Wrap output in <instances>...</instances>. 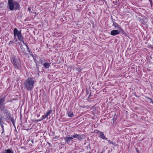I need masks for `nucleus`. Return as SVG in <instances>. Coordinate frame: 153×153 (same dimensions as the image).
<instances>
[{
  "mask_svg": "<svg viewBox=\"0 0 153 153\" xmlns=\"http://www.w3.org/2000/svg\"><path fill=\"white\" fill-rule=\"evenodd\" d=\"M4 115L1 116L0 118V126L1 127V131L0 133L2 134L4 133V128L3 124H5L4 122H8V120H10L12 123L13 126H15V121L13 117H11V114L9 111L6 108L3 111Z\"/></svg>",
  "mask_w": 153,
  "mask_h": 153,
  "instance_id": "f257e3e1",
  "label": "nucleus"
},
{
  "mask_svg": "<svg viewBox=\"0 0 153 153\" xmlns=\"http://www.w3.org/2000/svg\"><path fill=\"white\" fill-rule=\"evenodd\" d=\"M36 81L34 78L29 77L23 83L25 89L28 91L32 90L34 88Z\"/></svg>",
  "mask_w": 153,
  "mask_h": 153,
  "instance_id": "f03ea898",
  "label": "nucleus"
},
{
  "mask_svg": "<svg viewBox=\"0 0 153 153\" xmlns=\"http://www.w3.org/2000/svg\"><path fill=\"white\" fill-rule=\"evenodd\" d=\"M8 7L10 10L20 9V5L18 2L14 0H8Z\"/></svg>",
  "mask_w": 153,
  "mask_h": 153,
  "instance_id": "7ed1b4c3",
  "label": "nucleus"
},
{
  "mask_svg": "<svg viewBox=\"0 0 153 153\" xmlns=\"http://www.w3.org/2000/svg\"><path fill=\"white\" fill-rule=\"evenodd\" d=\"M11 62L14 68L17 69H20L21 68L20 60L15 56H13L11 58Z\"/></svg>",
  "mask_w": 153,
  "mask_h": 153,
  "instance_id": "20e7f679",
  "label": "nucleus"
},
{
  "mask_svg": "<svg viewBox=\"0 0 153 153\" xmlns=\"http://www.w3.org/2000/svg\"><path fill=\"white\" fill-rule=\"evenodd\" d=\"M13 36L16 39V36L19 41H21L24 39V37L22 34L21 30H18L16 28H14L13 30Z\"/></svg>",
  "mask_w": 153,
  "mask_h": 153,
  "instance_id": "39448f33",
  "label": "nucleus"
},
{
  "mask_svg": "<svg viewBox=\"0 0 153 153\" xmlns=\"http://www.w3.org/2000/svg\"><path fill=\"white\" fill-rule=\"evenodd\" d=\"M120 33L123 34H126L124 30L117 29L111 30V31L110 34L112 36H115L119 34Z\"/></svg>",
  "mask_w": 153,
  "mask_h": 153,
  "instance_id": "423d86ee",
  "label": "nucleus"
},
{
  "mask_svg": "<svg viewBox=\"0 0 153 153\" xmlns=\"http://www.w3.org/2000/svg\"><path fill=\"white\" fill-rule=\"evenodd\" d=\"M5 98L0 97V110L2 111L4 110L5 108Z\"/></svg>",
  "mask_w": 153,
  "mask_h": 153,
  "instance_id": "0eeeda50",
  "label": "nucleus"
},
{
  "mask_svg": "<svg viewBox=\"0 0 153 153\" xmlns=\"http://www.w3.org/2000/svg\"><path fill=\"white\" fill-rule=\"evenodd\" d=\"M112 21L113 22L112 26L114 27L115 29L120 30H123L121 27V26L119 24L116 23L114 19H112Z\"/></svg>",
  "mask_w": 153,
  "mask_h": 153,
  "instance_id": "6e6552de",
  "label": "nucleus"
},
{
  "mask_svg": "<svg viewBox=\"0 0 153 153\" xmlns=\"http://www.w3.org/2000/svg\"><path fill=\"white\" fill-rule=\"evenodd\" d=\"M73 137H66L64 139L65 142L68 143L70 142L71 140H72Z\"/></svg>",
  "mask_w": 153,
  "mask_h": 153,
  "instance_id": "1a4fd4ad",
  "label": "nucleus"
},
{
  "mask_svg": "<svg viewBox=\"0 0 153 153\" xmlns=\"http://www.w3.org/2000/svg\"><path fill=\"white\" fill-rule=\"evenodd\" d=\"M18 40L17 39H16L14 37V39L13 41H10L9 42V45H13V44L14 43H15L16 42H17Z\"/></svg>",
  "mask_w": 153,
  "mask_h": 153,
  "instance_id": "9d476101",
  "label": "nucleus"
},
{
  "mask_svg": "<svg viewBox=\"0 0 153 153\" xmlns=\"http://www.w3.org/2000/svg\"><path fill=\"white\" fill-rule=\"evenodd\" d=\"M73 137L77 138L80 140H81L82 138V137L80 134H74L73 136Z\"/></svg>",
  "mask_w": 153,
  "mask_h": 153,
  "instance_id": "9b49d317",
  "label": "nucleus"
},
{
  "mask_svg": "<svg viewBox=\"0 0 153 153\" xmlns=\"http://www.w3.org/2000/svg\"><path fill=\"white\" fill-rule=\"evenodd\" d=\"M2 153H13V152L12 150L7 149L3 151Z\"/></svg>",
  "mask_w": 153,
  "mask_h": 153,
  "instance_id": "f8f14e48",
  "label": "nucleus"
},
{
  "mask_svg": "<svg viewBox=\"0 0 153 153\" xmlns=\"http://www.w3.org/2000/svg\"><path fill=\"white\" fill-rule=\"evenodd\" d=\"M43 65L44 68L45 69L48 68L50 66V65L49 63L48 62H45L43 64Z\"/></svg>",
  "mask_w": 153,
  "mask_h": 153,
  "instance_id": "ddd939ff",
  "label": "nucleus"
},
{
  "mask_svg": "<svg viewBox=\"0 0 153 153\" xmlns=\"http://www.w3.org/2000/svg\"><path fill=\"white\" fill-rule=\"evenodd\" d=\"M74 70L76 71V72L78 73L82 71V69L79 67H76L74 68Z\"/></svg>",
  "mask_w": 153,
  "mask_h": 153,
  "instance_id": "4468645a",
  "label": "nucleus"
},
{
  "mask_svg": "<svg viewBox=\"0 0 153 153\" xmlns=\"http://www.w3.org/2000/svg\"><path fill=\"white\" fill-rule=\"evenodd\" d=\"M67 115L69 117H72L74 116V114L72 112L69 111L67 113Z\"/></svg>",
  "mask_w": 153,
  "mask_h": 153,
  "instance_id": "2eb2a0df",
  "label": "nucleus"
},
{
  "mask_svg": "<svg viewBox=\"0 0 153 153\" xmlns=\"http://www.w3.org/2000/svg\"><path fill=\"white\" fill-rule=\"evenodd\" d=\"M99 137L103 139L107 140V138H106L104 134H99Z\"/></svg>",
  "mask_w": 153,
  "mask_h": 153,
  "instance_id": "dca6fc26",
  "label": "nucleus"
},
{
  "mask_svg": "<svg viewBox=\"0 0 153 153\" xmlns=\"http://www.w3.org/2000/svg\"><path fill=\"white\" fill-rule=\"evenodd\" d=\"M20 48H21V51H22V53H24V54H25V55H26V54H27V53H26L25 52V48H24L22 47H20Z\"/></svg>",
  "mask_w": 153,
  "mask_h": 153,
  "instance_id": "f3484780",
  "label": "nucleus"
},
{
  "mask_svg": "<svg viewBox=\"0 0 153 153\" xmlns=\"http://www.w3.org/2000/svg\"><path fill=\"white\" fill-rule=\"evenodd\" d=\"M52 112V110L48 111H47V112L46 113L45 115L48 117Z\"/></svg>",
  "mask_w": 153,
  "mask_h": 153,
  "instance_id": "a211bd4d",
  "label": "nucleus"
},
{
  "mask_svg": "<svg viewBox=\"0 0 153 153\" xmlns=\"http://www.w3.org/2000/svg\"><path fill=\"white\" fill-rule=\"evenodd\" d=\"M94 133H98V134H103L102 132H100L99 131L97 130H95L94 131Z\"/></svg>",
  "mask_w": 153,
  "mask_h": 153,
  "instance_id": "6ab92c4d",
  "label": "nucleus"
},
{
  "mask_svg": "<svg viewBox=\"0 0 153 153\" xmlns=\"http://www.w3.org/2000/svg\"><path fill=\"white\" fill-rule=\"evenodd\" d=\"M118 1L119 0H116L115 1H113V3L115 5H116L118 4Z\"/></svg>",
  "mask_w": 153,
  "mask_h": 153,
  "instance_id": "aec40b11",
  "label": "nucleus"
},
{
  "mask_svg": "<svg viewBox=\"0 0 153 153\" xmlns=\"http://www.w3.org/2000/svg\"><path fill=\"white\" fill-rule=\"evenodd\" d=\"M28 52L30 54V56H31L32 57H34V55L32 52L31 51H29Z\"/></svg>",
  "mask_w": 153,
  "mask_h": 153,
  "instance_id": "412c9836",
  "label": "nucleus"
},
{
  "mask_svg": "<svg viewBox=\"0 0 153 153\" xmlns=\"http://www.w3.org/2000/svg\"><path fill=\"white\" fill-rule=\"evenodd\" d=\"M149 48L152 49H153V45H148Z\"/></svg>",
  "mask_w": 153,
  "mask_h": 153,
  "instance_id": "4be33fe9",
  "label": "nucleus"
},
{
  "mask_svg": "<svg viewBox=\"0 0 153 153\" xmlns=\"http://www.w3.org/2000/svg\"><path fill=\"white\" fill-rule=\"evenodd\" d=\"M111 144H112L114 146L116 147L117 146V145L114 142H111Z\"/></svg>",
  "mask_w": 153,
  "mask_h": 153,
  "instance_id": "5701e85b",
  "label": "nucleus"
},
{
  "mask_svg": "<svg viewBox=\"0 0 153 153\" xmlns=\"http://www.w3.org/2000/svg\"><path fill=\"white\" fill-rule=\"evenodd\" d=\"M47 117L45 115H43L42 117V119H44L46 118Z\"/></svg>",
  "mask_w": 153,
  "mask_h": 153,
  "instance_id": "b1692460",
  "label": "nucleus"
},
{
  "mask_svg": "<svg viewBox=\"0 0 153 153\" xmlns=\"http://www.w3.org/2000/svg\"><path fill=\"white\" fill-rule=\"evenodd\" d=\"M20 41L22 42L24 45H25V44L26 43H25L24 41V39H22V40Z\"/></svg>",
  "mask_w": 153,
  "mask_h": 153,
  "instance_id": "393cba45",
  "label": "nucleus"
},
{
  "mask_svg": "<svg viewBox=\"0 0 153 153\" xmlns=\"http://www.w3.org/2000/svg\"><path fill=\"white\" fill-rule=\"evenodd\" d=\"M136 151L137 152V153H140V151L137 148H135Z\"/></svg>",
  "mask_w": 153,
  "mask_h": 153,
  "instance_id": "a878e982",
  "label": "nucleus"
},
{
  "mask_svg": "<svg viewBox=\"0 0 153 153\" xmlns=\"http://www.w3.org/2000/svg\"><path fill=\"white\" fill-rule=\"evenodd\" d=\"M39 61H40V63L41 64H42L43 63V62H42V60L41 59H39Z\"/></svg>",
  "mask_w": 153,
  "mask_h": 153,
  "instance_id": "bb28decb",
  "label": "nucleus"
},
{
  "mask_svg": "<svg viewBox=\"0 0 153 153\" xmlns=\"http://www.w3.org/2000/svg\"><path fill=\"white\" fill-rule=\"evenodd\" d=\"M27 49L28 52L31 51L28 47L27 48Z\"/></svg>",
  "mask_w": 153,
  "mask_h": 153,
  "instance_id": "cd10ccee",
  "label": "nucleus"
},
{
  "mask_svg": "<svg viewBox=\"0 0 153 153\" xmlns=\"http://www.w3.org/2000/svg\"><path fill=\"white\" fill-rule=\"evenodd\" d=\"M43 120V119H42H42H40L38 120H37V121H40L42 120Z\"/></svg>",
  "mask_w": 153,
  "mask_h": 153,
  "instance_id": "c85d7f7f",
  "label": "nucleus"
},
{
  "mask_svg": "<svg viewBox=\"0 0 153 153\" xmlns=\"http://www.w3.org/2000/svg\"><path fill=\"white\" fill-rule=\"evenodd\" d=\"M91 96V93H90V94H89V95L88 96V98H89Z\"/></svg>",
  "mask_w": 153,
  "mask_h": 153,
  "instance_id": "c756f323",
  "label": "nucleus"
},
{
  "mask_svg": "<svg viewBox=\"0 0 153 153\" xmlns=\"http://www.w3.org/2000/svg\"><path fill=\"white\" fill-rule=\"evenodd\" d=\"M25 46H26V48H27V47H28V46H27V43H26L25 44Z\"/></svg>",
  "mask_w": 153,
  "mask_h": 153,
  "instance_id": "7c9ffc66",
  "label": "nucleus"
},
{
  "mask_svg": "<svg viewBox=\"0 0 153 153\" xmlns=\"http://www.w3.org/2000/svg\"><path fill=\"white\" fill-rule=\"evenodd\" d=\"M25 46H26V48H27V47H28V46H27V43H26L25 44Z\"/></svg>",
  "mask_w": 153,
  "mask_h": 153,
  "instance_id": "2f4dec72",
  "label": "nucleus"
},
{
  "mask_svg": "<svg viewBox=\"0 0 153 153\" xmlns=\"http://www.w3.org/2000/svg\"><path fill=\"white\" fill-rule=\"evenodd\" d=\"M146 97L148 99H149V100H152V99L150 98L149 97Z\"/></svg>",
  "mask_w": 153,
  "mask_h": 153,
  "instance_id": "473e14b6",
  "label": "nucleus"
},
{
  "mask_svg": "<svg viewBox=\"0 0 153 153\" xmlns=\"http://www.w3.org/2000/svg\"><path fill=\"white\" fill-rule=\"evenodd\" d=\"M108 142L110 143V144H111L112 142H111L110 140H108Z\"/></svg>",
  "mask_w": 153,
  "mask_h": 153,
  "instance_id": "72a5a7b5",
  "label": "nucleus"
},
{
  "mask_svg": "<svg viewBox=\"0 0 153 153\" xmlns=\"http://www.w3.org/2000/svg\"><path fill=\"white\" fill-rule=\"evenodd\" d=\"M30 10H31V9H30V8L29 7V8H28V10L30 11Z\"/></svg>",
  "mask_w": 153,
  "mask_h": 153,
  "instance_id": "f704fd0d",
  "label": "nucleus"
},
{
  "mask_svg": "<svg viewBox=\"0 0 153 153\" xmlns=\"http://www.w3.org/2000/svg\"><path fill=\"white\" fill-rule=\"evenodd\" d=\"M86 93H87V94H88V91H87V90L86 91Z\"/></svg>",
  "mask_w": 153,
  "mask_h": 153,
  "instance_id": "c9c22d12",
  "label": "nucleus"
},
{
  "mask_svg": "<svg viewBox=\"0 0 153 153\" xmlns=\"http://www.w3.org/2000/svg\"><path fill=\"white\" fill-rule=\"evenodd\" d=\"M33 59H34V62H36V59H34V58H33Z\"/></svg>",
  "mask_w": 153,
  "mask_h": 153,
  "instance_id": "e433bc0d",
  "label": "nucleus"
},
{
  "mask_svg": "<svg viewBox=\"0 0 153 153\" xmlns=\"http://www.w3.org/2000/svg\"><path fill=\"white\" fill-rule=\"evenodd\" d=\"M31 142L32 143H33V140H32Z\"/></svg>",
  "mask_w": 153,
  "mask_h": 153,
  "instance_id": "4c0bfd02",
  "label": "nucleus"
},
{
  "mask_svg": "<svg viewBox=\"0 0 153 153\" xmlns=\"http://www.w3.org/2000/svg\"><path fill=\"white\" fill-rule=\"evenodd\" d=\"M39 121H37V120H36V122H39Z\"/></svg>",
  "mask_w": 153,
  "mask_h": 153,
  "instance_id": "58836bf2",
  "label": "nucleus"
},
{
  "mask_svg": "<svg viewBox=\"0 0 153 153\" xmlns=\"http://www.w3.org/2000/svg\"><path fill=\"white\" fill-rule=\"evenodd\" d=\"M149 1L151 2V0H149Z\"/></svg>",
  "mask_w": 153,
  "mask_h": 153,
  "instance_id": "ea45409f",
  "label": "nucleus"
},
{
  "mask_svg": "<svg viewBox=\"0 0 153 153\" xmlns=\"http://www.w3.org/2000/svg\"><path fill=\"white\" fill-rule=\"evenodd\" d=\"M136 97H139V96H136Z\"/></svg>",
  "mask_w": 153,
  "mask_h": 153,
  "instance_id": "a19ab883",
  "label": "nucleus"
},
{
  "mask_svg": "<svg viewBox=\"0 0 153 153\" xmlns=\"http://www.w3.org/2000/svg\"><path fill=\"white\" fill-rule=\"evenodd\" d=\"M19 43H20V42H19V43H18V44H19Z\"/></svg>",
  "mask_w": 153,
  "mask_h": 153,
  "instance_id": "79ce46f5",
  "label": "nucleus"
},
{
  "mask_svg": "<svg viewBox=\"0 0 153 153\" xmlns=\"http://www.w3.org/2000/svg\"><path fill=\"white\" fill-rule=\"evenodd\" d=\"M152 102V103L153 104V102Z\"/></svg>",
  "mask_w": 153,
  "mask_h": 153,
  "instance_id": "37998d69",
  "label": "nucleus"
}]
</instances>
